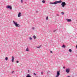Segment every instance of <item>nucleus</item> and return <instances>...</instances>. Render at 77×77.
Masks as SVG:
<instances>
[{
    "label": "nucleus",
    "instance_id": "393cba45",
    "mask_svg": "<svg viewBox=\"0 0 77 77\" xmlns=\"http://www.w3.org/2000/svg\"><path fill=\"white\" fill-rule=\"evenodd\" d=\"M50 53H53V51H50Z\"/></svg>",
    "mask_w": 77,
    "mask_h": 77
},
{
    "label": "nucleus",
    "instance_id": "473e14b6",
    "mask_svg": "<svg viewBox=\"0 0 77 77\" xmlns=\"http://www.w3.org/2000/svg\"><path fill=\"white\" fill-rule=\"evenodd\" d=\"M70 76H67V77H70Z\"/></svg>",
    "mask_w": 77,
    "mask_h": 77
},
{
    "label": "nucleus",
    "instance_id": "2f4dec72",
    "mask_svg": "<svg viewBox=\"0 0 77 77\" xmlns=\"http://www.w3.org/2000/svg\"><path fill=\"white\" fill-rule=\"evenodd\" d=\"M54 32H56V30L54 31Z\"/></svg>",
    "mask_w": 77,
    "mask_h": 77
},
{
    "label": "nucleus",
    "instance_id": "412c9836",
    "mask_svg": "<svg viewBox=\"0 0 77 77\" xmlns=\"http://www.w3.org/2000/svg\"><path fill=\"white\" fill-rule=\"evenodd\" d=\"M29 39L30 40H32V38L31 37H30L29 38Z\"/></svg>",
    "mask_w": 77,
    "mask_h": 77
},
{
    "label": "nucleus",
    "instance_id": "6e6552de",
    "mask_svg": "<svg viewBox=\"0 0 77 77\" xmlns=\"http://www.w3.org/2000/svg\"><path fill=\"white\" fill-rule=\"evenodd\" d=\"M66 21H67V22H71L72 20H71V19H66Z\"/></svg>",
    "mask_w": 77,
    "mask_h": 77
},
{
    "label": "nucleus",
    "instance_id": "7ed1b4c3",
    "mask_svg": "<svg viewBox=\"0 0 77 77\" xmlns=\"http://www.w3.org/2000/svg\"><path fill=\"white\" fill-rule=\"evenodd\" d=\"M60 75V70L58 71L57 72L56 77H59V76Z\"/></svg>",
    "mask_w": 77,
    "mask_h": 77
},
{
    "label": "nucleus",
    "instance_id": "f03ea898",
    "mask_svg": "<svg viewBox=\"0 0 77 77\" xmlns=\"http://www.w3.org/2000/svg\"><path fill=\"white\" fill-rule=\"evenodd\" d=\"M61 5L62 6V7H65L66 6V3L65 2H62L61 4Z\"/></svg>",
    "mask_w": 77,
    "mask_h": 77
},
{
    "label": "nucleus",
    "instance_id": "0eeeda50",
    "mask_svg": "<svg viewBox=\"0 0 77 77\" xmlns=\"http://www.w3.org/2000/svg\"><path fill=\"white\" fill-rule=\"evenodd\" d=\"M21 16V12H19L18 14V17H20Z\"/></svg>",
    "mask_w": 77,
    "mask_h": 77
},
{
    "label": "nucleus",
    "instance_id": "f257e3e1",
    "mask_svg": "<svg viewBox=\"0 0 77 77\" xmlns=\"http://www.w3.org/2000/svg\"><path fill=\"white\" fill-rule=\"evenodd\" d=\"M13 23L15 25L16 27H21L20 25L17 24V22H15L14 20L13 21Z\"/></svg>",
    "mask_w": 77,
    "mask_h": 77
},
{
    "label": "nucleus",
    "instance_id": "a211bd4d",
    "mask_svg": "<svg viewBox=\"0 0 77 77\" xmlns=\"http://www.w3.org/2000/svg\"><path fill=\"white\" fill-rule=\"evenodd\" d=\"M48 17L47 16L46 17V20H48Z\"/></svg>",
    "mask_w": 77,
    "mask_h": 77
},
{
    "label": "nucleus",
    "instance_id": "20e7f679",
    "mask_svg": "<svg viewBox=\"0 0 77 77\" xmlns=\"http://www.w3.org/2000/svg\"><path fill=\"white\" fill-rule=\"evenodd\" d=\"M7 9H9L10 10H11L12 9V7H11L10 5H8L7 7H6Z\"/></svg>",
    "mask_w": 77,
    "mask_h": 77
},
{
    "label": "nucleus",
    "instance_id": "b1692460",
    "mask_svg": "<svg viewBox=\"0 0 77 77\" xmlns=\"http://www.w3.org/2000/svg\"><path fill=\"white\" fill-rule=\"evenodd\" d=\"M49 72H50V71H48L47 72V74H49Z\"/></svg>",
    "mask_w": 77,
    "mask_h": 77
},
{
    "label": "nucleus",
    "instance_id": "9b49d317",
    "mask_svg": "<svg viewBox=\"0 0 77 77\" xmlns=\"http://www.w3.org/2000/svg\"><path fill=\"white\" fill-rule=\"evenodd\" d=\"M62 48H65L66 47V46H65V45H63L62 46Z\"/></svg>",
    "mask_w": 77,
    "mask_h": 77
},
{
    "label": "nucleus",
    "instance_id": "423d86ee",
    "mask_svg": "<svg viewBox=\"0 0 77 77\" xmlns=\"http://www.w3.org/2000/svg\"><path fill=\"white\" fill-rule=\"evenodd\" d=\"M56 3V5L57 4V3H61L62 2V1L60 0L58 1H55Z\"/></svg>",
    "mask_w": 77,
    "mask_h": 77
},
{
    "label": "nucleus",
    "instance_id": "a878e982",
    "mask_svg": "<svg viewBox=\"0 0 77 77\" xmlns=\"http://www.w3.org/2000/svg\"><path fill=\"white\" fill-rule=\"evenodd\" d=\"M32 29H33V30H35V28L33 27V28H32Z\"/></svg>",
    "mask_w": 77,
    "mask_h": 77
},
{
    "label": "nucleus",
    "instance_id": "c756f323",
    "mask_svg": "<svg viewBox=\"0 0 77 77\" xmlns=\"http://www.w3.org/2000/svg\"><path fill=\"white\" fill-rule=\"evenodd\" d=\"M57 16H59V14H57Z\"/></svg>",
    "mask_w": 77,
    "mask_h": 77
},
{
    "label": "nucleus",
    "instance_id": "9d476101",
    "mask_svg": "<svg viewBox=\"0 0 77 77\" xmlns=\"http://www.w3.org/2000/svg\"><path fill=\"white\" fill-rule=\"evenodd\" d=\"M50 3L52 5H56V1L54 2H50Z\"/></svg>",
    "mask_w": 77,
    "mask_h": 77
},
{
    "label": "nucleus",
    "instance_id": "5701e85b",
    "mask_svg": "<svg viewBox=\"0 0 77 77\" xmlns=\"http://www.w3.org/2000/svg\"><path fill=\"white\" fill-rule=\"evenodd\" d=\"M16 62L17 63H19V61H17Z\"/></svg>",
    "mask_w": 77,
    "mask_h": 77
},
{
    "label": "nucleus",
    "instance_id": "c85d7f7f",
    "mask_svg": "<svg viewBox=\"0 0 77 77\" xmlns=\"http://www.w3.org/2000/svg\"><path fill=\"white\" fill-rule=\"evenodd\" d=\"M13 72H14V71H13L12 72V73H13Z\"/></svg>",
    "mask_w": 77,
    "mask_h": 77
},
{
    "label": "nucleus",
    "instance_id": "6ab92c4d",
    "mask_svg": "<svg viewBox=\"0 0 77 77\" xmlns=\"http://www.w3.org/2000/svg\"><path fill=\"white\" fill-rule=\"evenodd\" d=\"M64 12H61V14L63 15H64Z\"/></svg>",
    "mask_w": 77,
    "mask_h": 77
},
{
    "label": "nucleus",
    "instance_id": "39448f33",
    "mask_svg": "<svg viewBox=\"0 0 77 77\" xmlns=\"http://www.w3.org/2000/svg\"><path fill=\"white\" fill-rule=\"evenodd\" d=\"M70 72V69L69 68L66 69V72H67V73H69Z\"/></svg>",
    "mask_w": 77,
    "mask_h": 77
},
{
    "label": "nucleus",
    "instance_id": "7c9ffc66",
    "mask_svg": "<svg viewBox=\"0 0 77 77\" xmlns=\"http://www.w3.org/2000/svg\"><path fill=\"white\" fill-rule=\"evenodd\" d=\"M28 72L29 73V70H28Z\"/></svg>",
    "mask_w": 77,
    "mask_h": 77
},
{
    "label": "nucleus",
    "instance_id": "f3484780",
    "mask_svg": "<svg viewBox=\"0 0 77 77\" xmlns=\"http://www.w3.org/2000/svg\"><path fill=\"white\" fill-rule=\"evenodd\" d=\"M5 60H8V57H6L5 58Z\"/></svg>",
    "mask_w": 77,
    "mask_h": 77
},
{
    "label": "nucleus",
    "instance_id": "bb28decb",
    "mask_svg": "<svg viewBox=\"0 0 77 77\" xmlns=\"http://www.w3.org/2000/svg\"><path fill=\"white\" fill-rule=\"evenodd\" d=\"M42 74H43V72H41Z\"/></svg>",
    "mask_w": 77,
    "mask_h": 77
},
{
    "label": "nucleus",
    "instance_id": "f8f14e48",
    "mask_svg": "<svg viewBox=\"0 0 77 77\" xmlns=\"http://www.w3.org/2000/svg\"><path fill=\"white\" fill-rule=\"evenodd\" d=\"M26 51H29V48H27L26 49Z\"/></svg>",
    "mask_w": 77,
    "mask_h": 77
},
{
    "label": "nucleus",
    "instance_id": "4468645a",
    "mask_svg": "<svg viewBox=\"0 0 77 77\" xmlns=\"http://www.w3.org/2000/svg\"><path fill=\"white\" fill-rule=\"evenodd\" d=\"M69 52H72V50H71V49H70L69 50Z\"/></svg>",
    "mask_w": 77,
    "mask_h": 77
},
{
    "label": "nucleus",
    "instance_id": "2eb2a0df",
    "mask_svg": "<svg viewBox=\"0 0 77 77\" xmlns=\"http://www.w3.org/2000/svg\"><path fill=\"white\" fill-rule=\"evenodd\" d=\"M41 45H40V46H39V47H37L36 48H40V47H41Z\"/></svg>",
    "mask_w": 77,
    "mask_h": 77
},
{
    "label": "nucleus",
    "instance_id": "4be33fe9",
    "mask_svg": "<svg viewBox=\"0 0 77 77\" xmlns=\"http://www.w3.org/2000/svg\"><path fill=\"white\" fill-rule=\"evenodd\" d=\"M33 74H34V75H36V73H33Z\"/></svg>",
    "mask_w": 77,
    "mask_h": 77
},
{
    "label": "nucleus",
    "instance_id": "dca6fc26",
    "mask_svg": "<svg viewBox=\"0 0 77 77\" xmlns=\"http://www.w3.org/2000/svg\"><path fill=\"white\" fill-rule=\"evenodd\" d=\"M33 38L34 39H36V36L35 35H34L33 36Z\"/></svg>",
    "mask_w": 77,
    "mask_h": 77
},
{
    "label": "nucleus",
    "instance_id": "1a4fd4ad",
    "mask_svg": "<svg viewBox=\"0 0 77 77\" xmlns=\"http://www.w3.org/2000/svg\"><path fill=\"white\" fill-rule=\"evenodd\" d=\"M11 61L12 62H14V56H12V59L11 60Z\"/></svg>",
    "mask_w": 77,
    "mask_h": 77
},
{
    "label": "nucleus",
    "instance_id": "cd10ccee",
    "mask_svg": "<svg viewBox=\"0 0 77 77\" xmlns=\"http://www.w3.org/2000/svg\"><path fill=\"white\" fill-rule=\"evenodd\" d=\"M63 68L64 69H65V67L63 66Z\"/></svg>",
    "mask_w": 77,
    "mask_h": 77
},
{
    "label": "nucleus",
    "instance_id": "72a5a7b5",
    "mask_svg": "<svg viewBox=\"0 0 77 77\" xmlns=\"http://www.w3.org/2000/svg\"><path fill=\"white\" fill-rule=\"evenodd\" d=\"M26 0V1H27V0Z\"/></svg>",
    "mask_w": 77,
    "mask_h": 77
},
{
    "label": "nucleus",
    "instance_id": "ddd939ff",
    "mask_svg": "<svg viewBox=\"0 0 77 77\" xmlns=\"http://www.w3.org/2000/svg\"><path fill=\"white\" fill-rule=\"evenodd\" d=\"M42 2L43 3H45V1L43 0L42 1Z\"/></svg>",
    "mask_w": 77,
    "mask_h": 77
},
{
    "label": "nucleus",
    "instance_id": "aec40b11",
    "mask_svg": "<svg viewBox=\"0 0 77 77\" xmlns=\"http://www.w3.org/2000/svg\"><path fill=\"white\" fill-rule=\"evenodd\" d=\"M21 3H23V0H21Z\"/></svg>",
    "mask_w": 77,
    "mask_h": 77
}]
</instances>
